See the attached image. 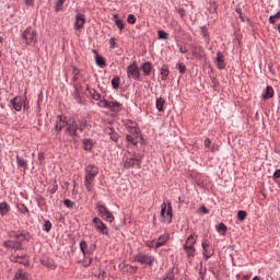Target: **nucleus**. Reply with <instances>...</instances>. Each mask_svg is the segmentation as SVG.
<instances>
[{"label": "nucleus", "instance_id": "obj_36", "mask_svg": "<svg viewBox=\"0 0 280 280\" xmlns=\"http://www.w3.org/2000/svg\"><path fill=\"white\" fill-rule=\"evenodd\" d=\"M119 84H121V79H119V77H114L112 79L113 89H119Z\"/></svg>", "mask_w": 280, "mask_h": 280}, {"label": "nucleus", "instance_id": "obj_52", "mask_svg": "<svg viewBox=\"0 0 280 280\" xmlns=\"http://www.w3.org/2000/svg\"><path fill=\"white\" fill-rule=\"evenodd\" d=\"M92 261H93V259L88 258V260H85V261L83 262V266H84L85 268H88V266H89Z\"/></svg>", "mask_w": 280, "mask_h": 280}, {"label": "nucleus", "instance_id": "obj_21", "mask_svg": "<svg viewBox=\"0 0 280 280\" xmlns=\"http://www.w3.org/2000/svg\"><path fill=\"white\" fill-rule=\"evenodd\" d=\"M13 280H30V275H27L23 269H19L15 272Z\"/></svg>", "mask_w": 280, "mask_h": 280}, {"label": "nucleus", "instance_id": "obj_53", "mask_svg": "<svg viewBox=\"0 0 280 280\" xmlns=\"http://www.w3.org/2000/svg\"><path fill=\"white\" fill-rule=\"evenodd\" d=\"M24 2H25V5H30V7L34 5V0H24Z\"/></svg>", "mask_w": 280, "mask_h": 280}, {"label": "nucleus", "instance_id": "obj_26", "mask_svg": "<svg viewBox=\"0 0 280 280\" xmlns=\"http://www.w3.org/2000/svg\"><path fill=\"white\" fill-rule=\"evenodd\" d=\"M202 54H205L202 46H195L192 48V56H195V58H202Z\"/></svg>", "mask_w": 280, "mask_h": 280}, {"label": "nucleus", "instance_id": "obj_57", "mask_svg": "<svg viewBox=\"0 0 280 280\" xmlns=\"http://www.w3.org/2000/svg\"><path fill=\"white\" fill-rule=\"evenodd\" d=\"M201 211L202 213H209V209H207V207H201Z\"/></svg>", "mask_w": 280, "mask_h": 280}, {"label": "nucleus", "instance_id": "obj_29", "mask_svg": "<svg viewBox=\"0 0 280 280\" xmlns=\"http://www.w3.org/2000/svg\"><path fill=\"white\" fill-rule=\"evenodd\" d=\"M95 62L98 67H101V69H104V67H106V60L100 55L95 56Z\"/></svg>", "mask_w": 280, "mask_h": 280}, {"label": "nucleus", "instance_id": "obj_11", "mask_svg": "<svg viewBox=\"0 0 280 280\" xmlns=\"http://www.w3.org/2000/svg\"><path fill=\"white\" fill-rule=\"evenodd\" d=\"M11 237L15 242L16 250H21V246H23V242H25V236L21 232H13L11 233Z\"/></svg>", "mask_w": 280, "mask_h": 280}, {"label": "nucleus", "instance_id": "obj_5", "mask_svg": "<svg viewBox=\"0 0 280 280\" xmlns=\"http://www.w3.org/2000/svg\"><path fill=\"white\" fill-rule=\"evenodd\" d=\"M172 203H165L163 202L161 205V222H164L165 224H172Z\"/></svg>", "mask_w": 280, "mask_h": 280}, {"label": "nucleus", "instance_id": "obj_41", "mask_svg": "<svg viewBox=\"0 0 280 280\" xmlns=\"http://www.w3.org/2000/svg\"><path fill=\"white\" fill-rule=\"evenodd\" d=\"M147 246L149 248H161L158 241H149L147 242Z\"/></svg>", "mask_w": 280, "mask_h": 280}, {"label": "nucleus", "instance_id": "obj_15", "mask_svg": "<svg viewBox=\"0 0 280 280\" xmlns=\"http://www.w3.org/2000/svg\"><path fill=\"white\" fill-rule=\"evenodd\" d=\"M10 260L13 261V264H22L25 266V264L28 261V258L25 255H11Z\"/></svg>", "mask_w": 280, "mask_h": 280}, {"label": "nucleus", "instance_id": "obj_18", "mask_svg": "<svg viewBox=\"0 0 280 280\" xmlns=\"http://www.w3.org/2000/svg\"><path fill=\"white\" fill-rule=\"evenodd\" d=\"M215 62L218 69H226V62H224V55L222 52H217Z\"/></svg>", "mask_w": 280, "mask_h": 280}, {"label": "nucleus", "instance_id": "obj_43", "mask_svg": "<svg viewBox=\"0 0 280 280\" xmlns=\"http://www.w3.org/2000/svg\"><path fill=\"white\" fill-rule=\"evenodd\" d=\"M127 22L130 25H135L137 23V16H135V14H129L128 18H127Z\"/></svg>", "mask_w": 280, "mask_h": 280}, {"label": "nucleus", "instance_id": "obj_17", "mask_svg": "<svg viewBox=\"0 0 280 280\" xmlns=\"http://www.w3.org/2000/svg\"><path fill=\"white\" fill-rule=\"evenodd\" d=\"M80 249L83 255H92L93 250H95V246L89 247V244L86 243V241H82L80 243Z\"/></svg>", "mask_w": 280, "mask_h": 280}, {"label": "nucleus", "instance_id": "obj_56", "mask_svg": "<svg viewBox=\"0 0 280 280\" xmlns=\"http://www.w3.org/2000/svg\"><path fill=\"white\" fill-rule=\"evenodd\" d=\"M180 54H187V49L183 46L179 47Z\"/></svg>", "mask_w": 280, "mask_h": 280}, {"label": "nucleus", "instance_id": "obj_12", "mask_svg": "<svg viewBox=\"0 0 280 280\" xmlns=\"http://www.w3.org/2000/svg\"><path fill=\"white\" fill-rule=\"evenodd\" d=\"M62 128H67V118L58 115L56 117L55 132L58 135L59 132H61Z\"/></svg>", "mask_w": 280, "mask_h": 280}, {"label": "nucleus", "instance_id": "obj_37", "mask_svg": "<svg viewBox=\"0 0 280 280\" xmlns=\"http://www.w3.org/2000/svg\"><path fill=\"white\" fill-rule=\"evenodd\" d=\"M65 1H67V0H57L56 5H55L56 12H61L62 5H65Z\"/></svg>", "mask_w": 280, "mask_h": 280}, {"label": "nucleus", "instance_id": "obj_61", "mask_svg": "<svg viewBox=\"0 0 280 280\" xmlns=\"http://www.w3.org/2000/svg\"><path fill=\"white\" fill-rule=\"evenodd\" d=\"M203 36H207V33H203Z\"/></svg>", "mask_w": 280, "mask_h": 280}, {"label": "nucleus", "instance_id": "obj_35", "mask_svg": "<svg viewBox=\"0 0 280 280\" xmlns=\"http://www.w3.org/2000/svg\"><path fill=\"white\" fill-rule=\"evenodd\" d=\"M114 21H115L116 26H117L118 28L124 30V27H125L124 21H121V20L117 16V14H114Z\"/></svg>", "mask_w": 280, "mask_h": 280}, {"label": "nucleus", "instance_id": "obj_20", "mask_svg": "<svg viewBox=\"0 0 280 280\" xmlns=\"http://www.w3.org/2000/svg\"><path fill=\"white\" fill-rule=\"evenodd\" d=\"M105 132H106V135L109 136V139H110L112 141H115V142L119 141V135H118L117 132H115V128H113V127H107V128L105 129Z\"/></svg>", "mask_w": 280, "mask_h": 280}, {"label": "nucleus", "instance_id": "obj_4", "mask_svg": "<svg viewBox=\"0 0 280 280\" xmlns=\"http://www.w3.org/2000/svg\"><path fill=\"white\" fill-rule=\"evenodd\" d=\"M37 37H36V31L32 28V26H28L23 33H22V43L24 45H36Z\"/></svg>", "mask_w": 280, "mask_h": 280}, {"label": "nucleus", "instance_id": "obj_49", "mask_svg": "<svg viewBox=\"0 0 280 280\" xmlns=\"http://www.w3.org/2000/svg\"><path fill=\"white\" fill-rule=\"evenodd\" d=\"M178 71L179 73H185V71H187V66L184 63H178Z\"/></svg>", "mask_w": 280, "mask_h": 280}, {"label": "nucleus", "instance_id": "obj_25", "mask_svg": "<svg viewBox=\"0 0 280 280\" xmlns=\"http://www.w3.org/2000/svg\"><path fill=\"white\" fill-rule=\"evenodd\" d=\"M167 242H170V233H165L164 235H161L158 238V246H165V244H167Z\"/></svg>", "mask_w": 280, "mask_h": 280}, {"label": "nucleus", "instance_id": "obj_10", "mask_svg": "<svg viewBox=\"0 0 280 280\" xmlns=\"http://www.w3.org/2000/svg\"><path fill=\"white\" fill-rule=\"evenodd\" d=\"M86 24V16L82 13H77L74 20V30L80 31L84 30V25Z\"/></svg>", "mask_w": 280, "mask_h": 280}, {"label": "nucleus", "instance_id": "obj_27", "mask_svg": "<svg viewBox=\"0 0 280 280\" xmlns=\"http://www.w3.org/2000/svg\"><path fill=\"white\" fill-rule=\"evenodd\" d=\"M10 212V206L8 202H0V215H8Z\"/></svg>", "mask_w": 280, "mask_h": 280}, {"label": "nucleus", "instance_id": "obj_40", "mask_svg": "<svg viewBox=\"0 0 280 280\" xmlns=\"http://www.w3.org/2000/svg\"><path fill=\"white\" fill-rule=\"evenodd\" d=\"M158 36L160 38V40H167L168 35L165 31H158Z\"/></svg>", "mask_w": 280, "mask_h": 280}, {"label": "nucleus", "instance_id": "obj_8", "mask_svg": "<svg viewBox=\"0 0 280 280\" xmlns=\"http://www.w3.org/2000/svg\"><path fill=\"white\" fill-rule=\"evenodd\" d=\"M92 222L94 224V228L98 233H101V235H108V226H106V224L102 222V219L95 217Z\"/></svg>", "mask_w": 280, "mask_h": 280}, {"label": "nucleus", "instance_id": "obj_13", "mask_svg": "<svg viewBox=\"0 0 280 280\" xmlns=\"http://www.w3.org/2000/svg\"><path fill=\"white\" fill-rule=\"evenodd\" d=\"M10 104L12 105L13 110H16L18 113H21L23 109V98L21 96H15L10 101Z\"/></svg>", "mask_w": 280, "mask_h": 280}, {"label": "nucleus", "instance_id": "obj_2", "mask_svg": "<svg viewBox=\"0 0 280 280\" xmlns=\"http://www.w3.org/2000/svg\"><path fill=\"white\" fill-rule=\"evenodd\" d=\"M84 128H86V121L84 120L75 121L73 118L67 120L66 132L70 137H78V130L79 132H84Z\"/></svg>", "mask_w": 280, "mask_h": 280}, {"label": "nucleus", "instance_id": "obj_39", "mask_svg": "<svg viewBox=\"0 0 280 280\" xmlns=\"http://www.w3.org/2000/svg\"><path fill=\"white\" fill-rule=\"evenodd\" d=\"M279 20H280V11H278L275 15H271L269 18V23H271V25H275V22Z\"/></svg>", "mask_w": 280, "mask_h": 280}, {"label": "nucleus", "instance_id": "obj_22", "mask_svg": "<svg viewBox=\"0 0 280 280\" xmlns=\"http://www.w3.org/2000/svg\"><path fill=\"white\" fill-rule=\"evenodd\" d=\"M275 96V89L272 86H267L266 90L262 92V100H270Z\"/></svg>", "mask_w": 280, "mask_h": 280}, {"label": "nucleus", "instance_id": "obj_16", "mask_svg": "<svg viewBox=\"0 0 280 280\" xmlns=\"http://www.w3.org/2000/svg\"><path fill=\"white\" fill-rule=\"evenodd\" d=\"M201 246H202V250H203L202 252L203 257H206V259H211V257H213L215 252L213 249L209 248V245L207 242H203L201 244Z\"/></svg>", "mask_w": 280, "mask_h": 280}, {"label": "nucleus", "instance_id": "obj_3", "mask_svg": "<svg viewBox=\"0 0 280 280\" xmlns=\"http://www.w3.org/2000/svg\"><path fill=\"white\" fill-rule=\"evenodd\" d=\"M196 242H198V235L196 233L190 234L184 244V250L187 257H196Z\"/></svg>", "mask_w": 280, "mask_h": 280}, {"label": "nucleus", "instance_id": "obj_47", "mask_svg": "<svg viewBox=\"0 0 280 280\" xmlns=\"http://www.w3.org/2000/svg\"><path fill=\"white\" fill-rule=\"evenodd\" d=\"M92 98L95 100V102H100L102 101V94L94 91L92 94Z\"/></svg>", "mask_w": 280, "mask_h": 280}, {"label": "nucleus", "instance_id": "obj_55", "mask_svg": "<svg viewBox=\"0 0 280 280\" xmlns=\"http://www.w3.org/2000/svg\"><path fill=\"white\" fill-rule=\"evenodd\" d=\"M56 191H58V185H55V186L50 189V194H56Z\"/></svg>", "mask_w": 280, "mask_h": 280}, {"label": "nucleus", "instance_id": "obj_31", "mask_svg": "<svg viewBox=\"0 0 280 280\" xmlns=\"http://www.w3.org/2000/svg\"><path fill=\"white\" fill-rule=\"evenodd\" d=\"M161 80L165 81L167 80V75H170V69H167V66H163L161 68Z\"/></svg>", "mask_w": 280, "mask_h": 280}, {"label": "nucleus", "instance_id": "obj_24", "mask_svg": "<svg viewBox=\"0 0 280 280\" xmlns=\"http://www.w3.org/2000/svg\"><path fill=\"white\" fill-rule=\"evenodd\" d=\"M93 145H95V142H93L92 139L83 140V150H85L86 152H91V150H93Z\"/></svg>", "mask_w": 280, "mask_h": 280}, {"label": "nucleus", "instance_id": "obj_58", "mask_svg": "<svg viewBox=\"0 0 280 280\" xmlns=\"http://www.w3.org/2000/svg\"><path fill=\"white\" fill-rule=\"evenodd\" d=\"M253 280H264V279H261V277H259V276H256L253 278Z\"/></svg>", "mask_w": 280, "mask_h": 280}, {"label": "nucleus", "instance_id": "obj_62", "mask_svg": "<svg viewBox=\"0 0 280 280\" xmlns=\"http://www.w3.org/2000/svg\"><path fill=\"white\" fill-rule=\"evenodd\" d=\"M3 39L0 37V43L2 42Z\"/></svg>", "mask_w": 280, "mask_h": 280}, {"label": "nucleus", "instance_id": "obj_46", "mask_svg": "<svg viewBox=\"0 0 280 280\" xmlns=\"http://www.w3.org/2000/svg\"><path fill=\"white\" fill-rule=\"evenodd\" d=\"M44 231H46V233H49V231H51V221H45Z\"/></svg>", "mask_w": 280, "mask_h": 280}, {"label": "nucleus", "instance_id": "obj_54", "mask_svg": "<svg viewBox=\"0 0 280 280\" xmlns=\"http://www.w3.org/2000/svg\"><path fill=\"white\" fill-rule=\"evenodd\" d=\"M273 178H280V170H277V171L273 173Z\"/></svg>", "mask_w": 280, "mask_h": 280}, {"label": "nucleus", "instance_id": "obj_50", "mask_svg": "<svg viewBox=\"0 0 280 280\" xmlns=\"http://www.w3.org/2000/svg\"><path fill=\"white\" fill-rule=\"evenodd\" d=\"M205 147L206 148H211V139H206L205 140Z\"/></svg>", "mask_w": 280, "mask_h": 280}, {"label": "nucleus", "instance_id": "obj_6", "mask_svg": "<svg viewBox=\"0 0 280 280\" xmlns=\"http://www.w3.org/2000/svg\"><path fill=\"white\" fill-rule=\"evenodd\" d=\"M96 209H97L98 215L103 218L105 222L113 223V221L115 220V217L113 215V212L107 209L106 206L97 202Z\"/></svg>", "mask_w": 280, "mask_h": 280}, {"label": "nucleus", "instance_id": "obj_42", "mask_svg": "<svg viewBox=\"0 0 280 280\" xmlns=\"http://www.w3.org/2000/svg\"><path fill=\"white\" fill-rule=\"evenodd\" d=\"M109 104H110V101H107L105 98L98 102V106H101V108H108Z\"/></svg>", "mask_w": 280, "mask_h": 280}, {"label": "nucleus", "instance_id": "obj_23", "mask_svg": "<svg viewBox=\"0 0 280 280\" xmlns=\"http://www.w3.org/2000/svg\"><path fill=\"white\" fill-rule=\"evenodd\" d=\"M141 69L143 71L144 75H150V73H152L153 67L150 61H147V62L142 63Z\"/></svg>", "mask_w": 280, "mask_h": 280}, {"label": "nucleus", "instance_id": "obj_48", "mask_svg": "<svg viewBox=\"0 0 280 280\" xmlns=\"http://www.w3.org/2000/svg\"><path fill=\"white\" fill-rule=\"evenodd\" d=\"M116 43H117V38L112 37V38L109 39V48H110V49H115Z\"/></svg>", "mask_w": 280, "mask_h": 280}, {"label": "nucleus", "instance_id": "obj_45", "mask_svg": "<svg viewBox=\"0 0 280 280\" xmlns=\"http://www.w3.org/2000/svg\"><path fill=\"white\" fill-rule=\"evenodd\" d=\"M237 219L241 220V221L246 220V211H244V210L238 211L237 212Z\"/></svg>", "mask_w": 280, "mask_h": 280}, {"label": "nucleus", "instance_id": "obj_30", "mask_svg": "<svg viewBox=\"0 0 280 280\" xmlns=\"http://www.w3.org/2000/svg\"><path fill=\"white\" fill-rule=\"evenodd\" d=\"M18 167H22V170H27V161L23 158L16 156Z\"/></svg>", "mask_w": 280, "mask_h": 280}, {"label": "nucleus", "instance_id": "obj_19", "mask_svg": "<svg viewBox=\"0 0 280 280\" xmlns=\"http://www.w3.org/2000/svg\"><path fill=\"white\" fill-rule=\"evenodd\" d=\"M124 108V105L117 101H109L108 109L112 110V113H119Z\"/></svg>", "mask_w": 280, "mask_h": 280}, {"label": "nucleus", "instance_id": "obj_59", "mask_svg": "<svg viewBox=\"0 0 280 280\" xmlns=\"http://www.w3.org/2000/svg\"><path fill=\"white\" fill-rule=\"evenodd\" d=\"M236 12L242 15V9H236Z\"/></svg>", "mask_w": 280, "mask_h": 280}, {"label": "nucleus", "instance_id": "obj_33", "mask_svg": "<svg viewBox=\"0 0 280 280\" xmlns=\"http://www.w3.org/2000/svg\"><path fill=\"white\" fill-rule=\"evenodd\" d=\"M127 130H128L129 135H131L133 137H139V128L132 127V126H128Z\"/></svg>", "mask_w": 280, "mask_h": 280}, {"label": "nucleus", "instance_id": "obj_28", "mask_svg": "<svg viewBox=\"0 0 280 280\" xmlns=\"http://www.w3.org/2000/svg\"><path fill=\"white\" fill-rule=\"evenodd\" d=\"M155 106H156V108H158V110H159L160 113H163V110H164V107H163V106H165V98H163V97H158V98H156V102H155Z\"/></svg>", "mask_w": 280, "mask_h": 280}, {"label": "nucleus", "instance_id": "obj_60", "mask_svg": "<svg viewBox=\"0 0 280 280\" xmlns=\"http://www.w3.org/2000/svg\"><path fill=\"white\" fill-rule=\"evenodd\" d=\"M180 16H183V11H179Z\"/></svg>", "mask_w": 280, "mask_h": 280}, {"label": "nucleus", "instance_id": "obj_14", "mask_svg": "<svg viewBox=\"0 0 280 280\" xmlns=\"http://www.w3.org/2000/svg\"><path fill=\"white\" fill-rule=\"evenodd\" d=\"M135 165H137V167H141V160L130 158V159H127L124 163L125 170H130L131 167H135Z\"/></svg>", "mask_w": 280, "mask_h": 280}, {"label": "nucleus", "instance_id": "obj_32", "mask_svg": "<svg viewBox=\"0 0 280 280\" xmlns=\"http://www.w3.org/2000/svg\"><path fill=\"white\" fill-rule=\"evenodd\" d=\"M3 246H4V248H13L14 250H16V243H15L14 238L10 240V241H5L3 243Z\"/></svg>", "mask_w": 280, "mask_h": 280}, {"label": "nucleus", "instance_id": "obj_34", "mask_svg": "<svg viewBox=\"0 0 280 280\" xmlns=\"http://www.w3.org/2000/svg\"><path fill=\"white\" fill-rule=\"evenodd\" d=\"M139 139L138 136H132V135H127L126 136V141L129 143H132V145H137V140Z\"/></svg>", "mask_w": 280, "mask_h": 280}, {"label": "nucleus", "instance_id": "obj_7", "mask_svg": "<svg viewBox=\"0 0 280 280\" xmlns=\"http://www.w3.org/2000/svg\"><path fill=\"white\" fill-rule=\"evenodd\" d=\"M127 78L132 80H141V69L137 65V61H133L127 67Z\"/></svg>", "mask_w": 280, "mask_h": 280}, {"label": "nucleus", "instance_id": "obj_38", "mask_svg": "<svg viewBox=\"0 0 280 280\" xmlns=\"http://www.w3.org/2000/svg\"><path fill=\"white\" fill-rule=\"evenodd\" d=\"M217 231L219 233H222L223 235L226 234V231H228V228L224 223H220L218 226H217Z\"/></svg>", "mask_w": 280, "mask_h": 280}, {"label": "nucleus", "instance_id": "obj_1", "mask_svg": "<svg viewBox=\"0 0 280 280\" xmlns=\"http://www.w3.org/2000/svg\"><path fill=\"white\" fill-rule=\"evenodd\" d=\"M100 174V168L95 164H89L84 170V186L88 191H93V183L95 177Z\"/></svg>", "mask_w": 280, "mask_h": 280}, {"label": "nucleus", "instance_id": "obj_9", "mask_svg": "<svg viewBox=\"0 0 280 280\" xmlns=\"http://www.w3.org/2000/svg\"><path fill=\"white\" fill-rule=\"evenodd\" d=\"M136 261H138V264H145L147 266H152V264H154V256H150V255H145L143 253H139L136 256Z\"/></svg>", "mask_w": 280, "mask_h": 280}, {"label": "nucleus", "instance_id": "obj_44", "mask_svg": "<svg viewBox=\"0 0 280 280\" xmlns=\"http://www.w3.org/2000/svg\"><path fill=\"white\" fill-rule=\"evenodd\" d=\"M63 205H65V207H67L68 209H73V207H75V202L71 201L70 199L63 200Z\"/></svg>", "mask_w": 280, "mask_h": 280}, {"label": "nucleus", "instance_id": "obj_51", "mask_svg": "<svg viewBox=\"0 0 280 280\" xmlns=\"http://www.w3.org/2000/svg\"><path fill=\"white\" fill-rule=\"evenodd\" d=\"M98 277H100V279H105L106 278V271L101 270Z\"/></svg>", "mask_w": 280, "mask_h": 280}]
</instances>
